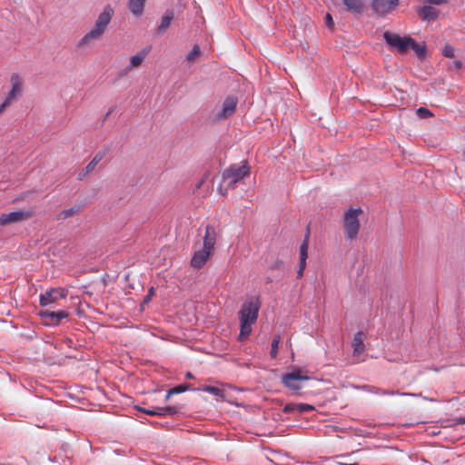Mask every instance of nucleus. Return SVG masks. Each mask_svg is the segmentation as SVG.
<instances>
[{
	"label": "nucleus",
	"mask_w": 465,
	"mask_h": 465,
	"mask_svg": "<svg viewBox=\"0 0 465 465\" xmlns=\"http://www.w3.org/2000/svg\"><path fill=\"white\" fill-rule=\"evenodd\" d=\"M383 38L391 50H395L401 54H406L409 49L413 50L420 59H424L427 54L426 45L417 43L415 39L409 35L401 36L396 33L385 31Z\"/></svg>",
	"instance_id": "f257e3e1"
},
{
	"label": "nucleus",
	"mask_w": 465,
	"mask_h": 465,
	"mask_svg": "<svg viewBox=\"0 0 465 465\" xmlns=\"http://www.w3.org/2000/svg\"><path fill=\"white\" fill-rule=\"evenodd\" d=\"M261 302L258 298L252 297L248 299L242 305L239 312L241 331L239 340L243 341L252 332V325L255 323Z\"/></svg>",
	"instance_id": "f03ea898"
},
{
	"label": "nucleus",
	"mask_w": 465,
	"mask_h": 465,
	"mask_svg": "<svg viewBox=\"0 0 465 465\" xmlns=\"http://www.w3.org/2000/svg\"><path fill=\"white\" fill-rule=\"evenodd\" d=\"M114 14V8L110 5H106L98 15L94 27L80 39L78 45L84 47L88 45L92 41L100 39L110 24Z\"/></svg>",
	"instance_id": "7ed1b4c3"
},
{
	"label": "nucleus",
	"mask_w": 465,
	"mask_h": 465,
	"mask_svg": "<svg viewBox=\"0 0 465 465\" xmlns=\"http://www.w3.org/2000/svg\"><path fill=\"white\" fill-rule=\"evenodd\" d=\"M250 174V169L247 163H243L242 165H231L228 169H226L223 173V183H225V188L223 190V185L221 184L218 187V191L223 194H226L228 189L234 188V185L242 181L244 177Z\"/></svg>",
	"instance_id": "20e7f679"
},
{
	"label": "nucleus",
	"mask_w": 465,
	"mask_h": 465,
	"mask_svg": "<svg viewBox=\"0 0 465 465\" xmlns=\"http://www.w3.org/2000/svg\"><path fill=\"white\" fill-rule=\"evenodd\" d=\"M362 213L361 208H350L344 213L343 228L345 237L350 240H355L360 231L359 216Z\"/></svg>",
	"instance_id": "39448f33"
},
{
	"label": "nucleus",
	"mask_w": 465,
	"mask_h": 465,
	"mask_svg": "<svg viewBox=\"0 0 465 465\" xmlns=\"http://www.w3.org/2000/svg\"><path fill=\"white\" fill-rule=\"evenodd\" d=\"M310 379L307 375V371L302 369H297L292 372H288L282 375V382L283 385L292 391H299L302 389V383Z\"/></svg>",
	"instance_id": "423d86ee"
},
{
	"label": "nucleus",
	"mask_w": 465,
	"mask_h": 465,
	"mask_svg": "<svg viewBox=\"0 0 465 465\" xmlns=\"http://www.w3.org/2000/svg\"><path fill=\"white\" fill-rule=\"evenodd\" d=\"M34 212L26 209H20L9 213H3L0 216V225H7L10 223H19L31 218Z\"/></svg>",
	"instance_id": "0eeeda50"
},
{
	"label": "nucleus",
	"mask_w": 465,
	"mask_h": 465,
	"mask_svg": "<svg viewBox=\"0 0 465 465\" xmlns=\"http://www.w3.org/2000/svg\"><path fill=\"white\" fill-rule=\"evenodd\" d=\"M11 84L12 88L10 92L8 93L6 98L2 103V105L5 108H7L12 104L14 101H15L22 94V88H23V80L20 78V76L17 74H13L11 75Z\"/></svg>",
	"instance_id": "6e6552de"
},
{
	"label": "nucleus",
	"mask_w": 465,
	"mask_h": 465,
	"mask_svg": "<svg viewBox=\"0 0 465 465\" xmlns=\"http://www.w3.org/2000/svg\"><path fill=\"white\" fill-rule=\"evenodd\" d=\"M67 291L64 288H53L40 295V305L48 306L59 299H65Z\"/></svg>",
	"instance_id": "1a4fd4ad"
},
{
	"label": "nucleus",
	"mask_w": 465,
	"mask_h": 465,
	"mask_svg": "<svg viewBox=\"0 0 465 465\" xmlns=\"http://www.w3.org/2000/svg\"><path fill=\"white\" fill-rule=\"evenodd\" d=\"M217 238L218 232L215 227L212 224H207L205 226L204 235L203 237V249L213 253Z\"/></svg>",
	"instance_id": "9d476101"
},
{
	"label": "nucleus",
	"mask_w": 465,
	"mask_h": 465,
	"mask_svg": "<svg viewBox=\"0 0 465 465\" xmlns=\"http://www.w3.org/2000/svg\"><path fill=\"white\" fill-rule=\"evenodd\" d=\"M66 311L52 312L44 310L39 312V316L45 321L46 325H57L63 320L68 317Z\"/></svg>",
	"instance_id": "9b49d317"
},
{
	"label": "nucleus",
	"mask_w": 465,
	"mask_h": 465,
	"mask_svg": "<svg viewBox=\"0 0 465 465\" xmlns=\"http://www.w3.org/2000/svg\"><path fill=\"white\" fill-rule=\"evenodd\" d=\"M399 5V0H372V9L380 16L386 15Z\"/></svg>",
	"instance_id": "f8f14e48"
},
{
	"label": "nucleus",
	"mask_w": 465,
	"mask_h": 465,
	"mask_svg": "<svg viewBox=\"0 0 465 465\" xmlns=\"http://www.w3.org/2000/svg\"><path fill=\"white\" fill-rule=\"evenodd\" d=\"M309 238H310V233L307 232L302 243L300 246V262H299V269L297 271V278L298 279H300L303 276V272L306 268V261L308 258Z\"/></svg>",
	"instance_id": "ddd939ff"
},
{
	"label": "nucleus",
	"mask_w": 465,
	"mask_h": 465,
	"mask_svg": "<svg viewBox=\"0 0 465 465\" xmlns=\"http://www.w3.org/2000/svg\"><path fill=\"white\" fill-rule=\"evenodd\" d=\"M236 106L237 99L232 96L227 97L223 104L221 112L216 114V119L222 120L228 118L229 116L233 114V113L236 110Z\"/></svg>",
	"instance_id": "4468645a"
},
{
	"label": "nucleus",
	"mask_w": 465,
	"mask_h": 465,
	"mask_svg": "<svg viewBox=\"0 0 465 465\" xmlns=\"http://www.w3.org/2000/svg\"><path fill=\"white\" fill-rule=\"evenodd\" d=\"M138 411L146 413L150 416H167V415H174L178 412L176 407L167 406V407H154L153 409H145L142 407H138Z\"/></svg>",
	"instance_id": "2eb2a0df"
},
{
	"label": "nucleus",
	"mask_w": 465,
	"mask_h": 465,
	"mask_svg": "<svg viewBox=\"0 0 465 465\" xmlns=\"http://www.w3.org/2000/svg\"><path fill=\"white\" fill-rule=\"evenodd\" d=\"M213 254V253L202 248L201 250L196 251L193 253L192 260H191V265L193 268L200 269L207 262V261L210 259V257Z\"/></svg>",
	"instance_id": "dca6fc26"
},
{
	"label": "nucleus",
	"mask_w": 465,
	"mask_h": 465,
	"mask_svg": "<svg viewBox=\"0 0 465 465\" xmlns=\"http://www.w3.org/2000/svg\"><path fill=\"white\" fill-rule=\"evenodd\" d=\"M314 407L312 405L307 403H288L283 409L282 412L284 413H305L309 411H312Z\"/></svg>",
	"instance_id": "f3484780"
},
{
	"label": "nucleus",
	"mask_w": 465,
	"mask_h": 465,
	"mask_svg": "<svg viewBox=\"0 0 465 465\" xmlns=\"http://www.w3.org/2000/svg\"><path fill=\"white\" fill-rule=\"evenodd\" d=\"M149 49L143 48L137 54L130 57V64L125 67V72H130L133 68H137L142 65L146 56L148 55Z\"/></svg>",
	"instance_id": "a211bd4d"
},
{
	"label": "nucleus",
	"mask_w": 465,
	"mask_h": 465,
	"mask_svg": "<svg viewBox=\"0 0 465 465\" xmlns=\"http://www.w3.org/2000/svg\"><path fill=\"white\" fill-rule=\"evenodd\" d=\"M418 14L421 19L428 21L435 20L439 15L438 10L430 5H425L420 8Z\"/></svg>",
	"instance_id": "6ab92c4d"
},
{
	"label": "nucleus",
	"mask_w": 465,
	"mask_h": 465,
	"mask_svg": "<svg viewBox=\"0 0 465 465\" xmlns=\"http://www.w3.org/2000/svg\"><path fill=\"white\" fill-rule=\"evenodd\" d=\"M351 346L353 348L354 355H359L364 351L365 345L363 343V333L361 331H358L354 335Z\"/></svg>",
	"instance_id": "aec40b11"
},
{
	"label": "nucleus",
	"mask_w": 465,
	"mask_h": 465,
	"mask_svg": "<svg viewBox=\"0 0 465 465\" xmlns=\"http://www.w3.org/2000/svg\"><path fill=\"white\" fill-rule=\"evenodd\" d=\"M146 0H129L128 6L130 11L135 16H140L143 13L144 3Z\"/></svg>",
	"instance_id": "412c9836"
},
{
	"label": "nucleus",
	"mask_w": 465,
	"mask_h": 465,
	"mask_svg": "<svg viewBox=\"0 0 465 465\" xmlns=\"http://www.w3.org/2000/svg\"><path fill=\"white\" fill-rule=\"evenodd\" d=\"M173 19V12L166 11L164 15L162 17L161 24L159 25L157 31L159 34L164 33L170 26Z\"/></svg>",
	"instance_id": "4be33fe9"
},
{
	"label": "nucleus",
	"mask_w": 465,
	"mask_h": 465,
	"mask_svg": "<svg viewBox=\"0 0 465 465\" xmlns=\"http://www.w3.org/2000/svg\"><path fill=\"white\" fill-rule=\"evenodd\" d=\"M348 11L361 13L363 7V0H343Z\"/></svg>",
	"instance_id": "5701e85b"
},
{
	"label": "nucleus",
	"mask_w": 465,
	"mask_h": 465,
	"mask_svg": "<svg viewBox=\"0 0 465 465\" xmlns=\"http://www.w3.org/2000/svg\"><path fill=\"white\" fill-rule=\"evenodd\" d=\"M104 157V153H98L94 155V157L92 159V161L86 165L84 168V173H89L93 172L95 168V166L102 161Z\"/></svg>",
	"instance_id": "b1692460"
},
{
	"label": "nucleus",
	"mask_w": 465,
	"mask_h": 465,
	"mask_svg": "<svg viewBox=\"0 0 465 465\" xmlns=\"http://www.w3.org/2000/svg\"><path fill=\"white\" fill-rule=\"evenodd\" d=\"M190 389H191L190 385H187V384H182V385L176 386V387L171 389L170 391H168L165 398H166V400H168L171 395L182 393Z\"/></svg>",
	"instance_id": "393cba45"
},
{
	"label": "nucleus",
	"mask_w": 465,
	"mask_h": 465,
	"mask_svg": "<svg viewBox=\"0 0 465 465\" xmlns=\"http://www.w3.org/2000/svg\"><path fill=\"white\" fill-rule=\"evenodd\" d=\"M201 50L200 47L196 45L193 47V49L189 52L186 56V60L190 63H194L196 59L200 56Z\"/></svg>",
	"instance_id": "a878e982"
},
{
	"label": "nucleus",
	"mask_w": 465,
	"mask_h": 465,
	"mask_svg": "<svg viewBox=\"0 0 465 465\" xmlns=\"http://www.w3.org/2000/svg\"><path fill=\"white\" fill-rule=\"evenodd\" d=\"M280 342H281L280 335H275L272 339V348H271V351H270L271 357L273 359L276 358V356L278 354V348H279Z\"/></svg>",
	"instance_id": "bb28decb"
},
{
	"label": "nucleus",
	"mask_w": 465,
	"mask_h": 465,
	"mask_svg": "<svg viewBox=\"0 0 465 465\" xmlns=\"http://www.w3.org/2000/svg\"><path fill=\"white\" fill-rule=\"evenodd\" d=\"M202 391L212 393L215 396L223 397V391L213 386H203L201 388Z\"/></svg>",
	"instance_id": "cd10ccee"
},
{
	"label": "nucleus",
	"mask_w": 465,
	"mask_h": 465,
	"mask_svg": "<svg viewBox=\"0 0 465 465\" xmlns=\"http://www.w3.org/2000/svg\"><path fill=\"white\" fill-rule=\"evenodd\" d=\"M416 114L420 118H428L432 116V113L425 107L418 108Z\"/></svg>",
	"instance_id": "c85d7f7f"
},
{
	"label": "nucleus",
	"mask_w": 465,
	"mask_h": 465,
	"mask_svg": "<svg viewBox=\"0 0 465 465\" xmlns=\"http://www.w3.org/2000/svg\"><path fill=\"white\" fill-rule=\"evenodd\" d=\"M77 213V209L75 208H70V209H66V210H63L61 213H60V217L62 219H66V218H69V217H72L74 216V214Z\"/></svg>",
	"instance_id": "c756f323"
},
{
	"label": "nucleus",
	"mask_w": 465,
	"mask_h": 465,
	"mask_svg": "<svg viewBox=\"0 0 465 465\" xmlns=\"http://www.w3.org/2000/svg\"><path fill=\"white\" fill-rule=\"evenodd\" d=\"M443 54L446 57L452 58L454 56V48L450 45H446L443 49Z\"/></svg>",
	"instance_id": "7c9ffc66"
},
{
	"label": "nucleus",
	"mask_w": 465,
	"mask_h": 465,
	"mask_svg": "<svg viewBox=\"0 0 465 465\" xmlns=\"http://www.w3.org/2000/svg\"><path fill=\"white\" fill-rule=\"evenodd\" d=\"M325 24L330 29H332L334 26L332 17L330 14H326L325 15Z\"/></svg>",
	"instance_id": "2f4dec72"
},
{
	"label": "nucleus",
	"mask_w": 465,
	"mask_h": 465,
	"mask_svg": "<svg viewBox=\"0 0 465 465\" xmlns=\"http://www.w3.org/2000/svg\"><path fill=\"white\" fill-rule=\"evenodd\" d=\"M425 3L433 4V5H441L445 4L447 0H424Z\"/></svg>",
	"instance_id": "473e14b6"
},
{
	"label": "nucleus",
	"mask_w": 465,
	"mask_h": 465,
	"mask_svg": "<svg viewBox=\"0 0 465 465\" xmlns=\"http://www.w3.org/2000/svg\"><path fill=\"white\" fill-rule=\"evenodd\" d=\"M153 294V288L149 290V293L144 297V302H148L150 301L151 295Z\"/></svg>",
	"instance_id": "72a5a7b5"
},
{
	"label": "nucleus",
	"mask_w": 465,
	"mask_h": 465,
	"mask_svg": "<svg viewBox=\"0 0 465 465\" xmlns=\"http://www.w3.org/2000/svg\"><path fill=\"white\" fill-rule=\"evenodd\" d=\"M88 173H84V169H83L79 173H78V177L77 179L78 180H83L84 176H86Z\"/></svg>",
	"instance_id": "f704fd0d"
},
{
	"label": "nucleus",
	"mask_w": 465,
	"mask_h": 465,
	"mask_svg": "<svg viewBox=\"0 0 465 465\" xmlns=\"http://www.w3.org/2000/svg\"><path fill=\"white\" fill-rule=\"evenodd\" d=\"M454 65L457 69L461 68L462 63L460 61H455Z\"/></svg>",
	"instance_id": "c9c22d12"
},
{
	"label": "nucleus",
	"mask_w": 465,
	"mask_h": 465,
	"mask_svg": "<svg viewBox=\"0 0 465 465\" xmlns=\"http://www.w3.org/2000/svg\"><path fill=\"white\" fill-rule=\"evenodd\" d=\"M185 377H186L187 379H193V373H192V372L188 371V372H186Z\"/></svg>",
	"instance_id": "e433bc0d"
},
{
	"label": "nucleus",
	"mask_w": 465,
	"mask_h": 465,
	"mask_svg": "<svg viewBox=\"0 0 465 465\" xmlns=\"http://www.w3.org/2000/svg\"><path fill=\"white\" fill-rule=\"evenodd\" d=\"M383 394H387V395H394L395 392L393 391H383L382 392Z\"/></svg>",
	"instance_id": "4c0bfd02"
},
{
	"label": "nucleus",
	"mask_w": 465,
	"mask_h": 465,
	"mask_svg": "<svg viewBox=\"0 0 465 465\" xmlns=\"http://www.w3.org/2000/svg\"><path fill=\"white\" fill-rule=\"evenodd\" d=\"M339 465H358L357 463H342L340 462Z\"/></svg>",
	"instance_id": "58836bf2"
},
{
	"label": "nucleus",
	"mask_w": 465,
	"mask_h": 465,
	"mask_svg": "<svg viewBox=\"0 0 465 465\" xmlns=\"http://www.w3.org/2000/svg\"><path fill=\"white\" fill-rule=\"evenodd\" d=\"M5 110V108L2 105V104H0V114Z\"/></svg>",
	"instance_id": "ea45409f"
},
{
	"label": "nucleus",
	"mask_w": 465,
	"mask_h": 465,
	"mask_svg": "<svg viewBox=\"0 0 465 465\" xmlns=\"http://www.w3.org/2000/svg\"><path fill=\"white\" fill-rule=\"evenodd\" d=\"M460 423H461V424H465V419H460Z\"/></svg>",
	"instance_id": "a19ab883"
},
{
	"label": "nucleus",
	"mask_w": 465,
	"mask_h": 465,
	"mask_svg": "<svg viewBox=\"0 0 465 465\" xmlns=\"http://www.w3.org/2000/svg\"><path fill=\"white\" fill-rule=\"evenodd\" d=\"M112 112H113V109L109 110V111H108V113L106 114V117H107L108 115H110V114H112Z\"/></svg>",
	"instance_id": "79ce46f5"
}]
</instances>
